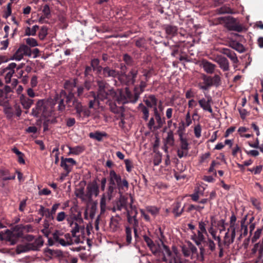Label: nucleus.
<instances>
[{
    "label": "nucleus",
    "instance_id": "f257e3e1",
    "mask_svg": "<svg viewBox=\"0 0 263 263\" xmlns=\"http://www.w3.org/2000/svg\"><path fill=\"white\" fill-rule=\"evenodd\" d=\"M98 99L104 101L110 106V110L115 114L118 113L119 109L116 104L117 102L119 104H125L127 101L124 95L122 94L121 90H117L116 91L110 88L109 85L104 81H98Z\"/></svg>",
    "mask_w": 263,
    "mask_h": 263
},
{
    "label": "nucleus",
    "instance_id": "f03ea898",
    "mask_svg": "<svg viewBox=\"0 0 263 263\" xmlns=\"http://www.w3.org/2000/svg\"><path fill=\"white\" fill-rule=\"evenodd\" d=\"M68 223L71 228L70 232L72 236L74 238L75 243H79L81 240L79 234L80 233L82 236L85 235V228L83 219L76 218L73 221H69Z\"/></svg>",
    "mask_w": 263,
    "mask_h": 263
},
{
    "label": "nucleus",
    "instance_id": "7ed1b4c3",
    "mask_svg": "<svg viewBox=\"0 0 263 263\" xmlns=\"http://www.w3.org/2000/svg\"><path fill=\"white\" fill-rule=\"evenodd\" d=\"M17 228L18 226H16L13 231L7 229L5 232H1L0 240L8 242L11 245H15L22 235L21 233L16 232Z\"/></svg>",
    "mask_w": 263,
    "mask_h": 263
},
{
    "label": "nucleus",
    "instance_id": "20e7f679",
    "mask_svg": "<svg viewBox=\"0 0 263 263\" xmlns=\"http://www.w3.org/2000/svg\"><path fill=\"white\" fill-rule=\"evenodd\" d=\"M49 102L43 100H39L36 104L35 108L32 109V115L36 117L39 115L44 117L49 116L51 112V109H49Z\"/></svg>",
    "mask_w": 263,
    "mask_h": 263
},
{
    "label": "nucleus",
    "instance_id": "39448f33",
    "mask_svg": "<svg viewBox=\"0 0 263 263\" xmlns=\"http://www.w3.org/2000/svg\"><path fill=\"white\" fill-rule=\"evenodd\" d=\"M239 229L238 223H230V227L224 236V243L229 246L232 244L235 239L236 233Z\"/></svg>",
    "mask_w": 263,
    "mask_h": 263
},
{
    "label": "nucleus",
    "instance_id": "423d86ee",
    "mask_svg": "<svg viewBox=\"0 0 263 263\" xmlns=\"http://www.w3.org/2000/svg\"><path fill=\"white\" fill-rule=\"evenodd\" d=\"M179 139L180 141V148L177 151V155L179 158H181L184 156H186L188 154L189 146V143L185 138L183 137V132L178 130Z\"/></svg>",
    "mask_w": 263,
    "mask_h": 263
},
{
    "label": "nucleus",
    "instance_id": "0eeeda50",
    "mask_svg": "<svg viewBox=\"0 0 263 263\" xmlns=\"http://www.w3.org/2000/svg\"><path fill=\"white\" fill-rule=\"evenodd\" d=\"M165 122L164 117H162L161 115L152 117L147 123V127L151 130H158L161 128Z\"/></svg>",
    "mask_w": 263,
    "mask_h": 263
},
{
    "label": "nucleus",
    "instance_id": "6e6552de",
    "mask_svg": "<svg viewBox=\"0 0 263 263\" xmlns=\"http://www.w3.org/2000/svg\"><path fill=\"white\" fill-rule=\"evenodd\" d=\"M24 55L30 56L31 50L27 45H22L16 50L11 59L20 61Z\"/></svg>",
    "mask_w": 263,
    "mask_h": 263
},
{
    "label": "nucleus",
    "instance_id": "1a4fd4ad",
    "mask_svg": "<svg viewBox=\"0 0 263 263\" xmlns=\"http://www.w3.org/2000/svg\"><path fill=\"white\" fill-rule=\"evenodd\" d=\"M99 194V188L96 181H93L88 183L86 186V196L88 200L92 199L93 196L97 197Z\"/></svg>",
    "mask_w": 263,
    "mask_h": 263
},
{
    "label": "nucleus",
    "instance_id": "9d476101",
    "mask_svg": "<svg viewBox=\"0 0 263 263\" xmlns=\"http://www.w3.org/2000/svg\"><path fill=\"white\" fill-rule=\"evenodd\" d=\"M66 93L64 91H61L59 94H56L54 97L52 102L54 105L55 104H58V110L61 111H63L65 109V105L64 104V99H66Z\"/></svg>",
    "mask_w": 263,
    "mask_h": 263
},
{
    "label": "nucleus",
    "instance_id": "9b49d317",
    "mask_svg": "<svg viewBox=\"0 0 263 263\" xmlns=\"http://www.w3.org/2000/svg\"><path fill=\"white\" fill-rule=\"evenodd\" d=\"M66 103L69 107H73L77 113L80 110L82 105L80 102L74 97L73 93L70 92L66 97Z\"/></svg>",
    "mask_w": 263,
    "mask_h": 263
},
{
    "label": "nucleus",
    "instance_id": "f8f14e48",
    "mask_svg": "<svg viewBox=\"0 0 263 263\" xmlns=\"http://www.w3.org/2000/svg\"><path fill=\"white\" fill-rule=\"evenodd\" d=\"M205 98H202L198 100V103L200 107L204 111H208L210 113L213 112V109L211 106L212 102V97L209 95H205Z\"/></svg>",
    "mask_w": 263,
    "mask_h": 263
},
{
    "label": "nucleus",
    "instance_id": "ddd939ff",
    "mask_svg": "<svg viewBox=\"0 0 263 263\" xmlns=\"http://www.w3.org/2000/svg\"><path fill=\"white\" fill-rule=\"evenodd\" d=\"M76 161L73 158H64L62 157L60 165L66 172L69 173L71 171L73 166L76 165Z\"/></svg>",
    "mask_w": 263,
    "mask_h": 263
},
{
    "label": "nucleus",
    "instance_id": "4468645a",
    "mask_svg": "<svg viewBox=\"0 0 263 263\" xmlns=\"http://www.w3.org/2000/svg\"><path fill=\"white\" fill-rule=\"evenodd\" d=\"M157 253L162 254L163 257L162 260L165 262H169L168 263H172V253L169 248L166 245L162 244V247L160 248V251H157Z\"/></svg>",
    "mask_w": 263,
    "mask_h": 263
},
{
    "label": "nucleus",
    "instance_id": "2eb2a0df",
    "mask_svg": "<svg viewBox=\"0 0 263 263\" xmlns=\"http://www.w3.org/2000/svg\"><path fill=\"white\" fill-rule=\"evenodd\" d=\"M203 82L199 83L198 86L199 89L202 90H208L213 86L211 77L204 74L202 77Z\"/></svg>",
    "mask_w": 263,
    "mask_h": 263
},
{
    "label": "nucleus",
    "instance_id": "dca6fc26",
    "mask_svg": "<svg viewBox=\"0 0 263 263\" xmlns=\"http://www.w3.org/2000/svg\"><path fill=\"white\" fill-rule=\"evenodd\" d=\"M214 61L217 63L220 68L223 71H228L229 69V63L228 60L224 57L221 55L217 56Z\"/></svg>",
    "mask_w": 263,
    "mask_h": 263
},
{
    "label": "nucleus",
    "instance_id": "f3484780",
    "mask_svg": "<svg viewBox=\"0 0 263 263\" xmlns=\"http://www.w3.org/2000/svg\"><path fill=\"white\" fill-rule=\"evenodd\" d=\"M204 233L198 230L197 233L192 232L191 238L198 246H200L205 240Z\"/></svg>",
    "mask_w": 263,
    "mask_h": 263
},
{
    "label": "nucleus",
    "instance_id": "a211bd4d",
    "mask_svg": "<svg viewBox=\"0 0 263 263\" xmlns=\"http://www.w3.org/2000/svg\"><path fill=\"white\" fill-rule=\"evenodd\" d=\"M44 243V241L42 237H39L32 242H28V246L30 251H36L40 248Z\"/></svg>",
    "mask_w": 263,
    "mask_h": 263
},
{
    "label": "nucleus",
    "instance_id": "6ab92c4d",
    "mask_svg": "<svg viewBox=\"0 0 263 263\" xmlns=\"http://www.w3.org/2000/svg\"><path fill=\"white\" fill-rule=\"evenodd\" d=\"M257 252H258V258H261L263 255V237L260 242L254 245L251 250V256L253 257Z\"/></svg>",
    "mask_w": 263,
    "mask_h": 263
},
{
    "label": "nucleus",
    "instance_id": "aec40b11",
    "mask_svg": "<svg viewBox=\"0 0 263 263\" xmlns=\"http://www.w3.org/2000/svg\"><path fill=\"white\" fill-rule=\"evenodd\" d=\"M102 74L104 77L116 78L118 76L119 72L115 69H111L109 67H105L102 69Z\"/></svg>",
    "mask_w": 263,
    "mask_h": 263
},
{
    "label": "nucleus",
    "instance_id": "412c9836",
    "mask_svg": "<svg viewBox=\"0 0 263 263\" xmlns=\"http://www.w3.org/2000/svg\"><path fill=\"white\" fill-rule=\"evenodd\" d=\"M138 74V70L136 68L132 69L126 76L127 83L128 85H133L136 82V78Z\"/></svg>",
    "mask_w": 263,
    "mask_h": 263
},
{
    "label": "nucleus",
    "instance_id": "4be33fe9",
    "mask_svg": "<svg viewBox=\"0 0 263 263\" xmlns=\"http://www.w3.org/2000/svg\"><path fill=\"white\" fill-rule=\"evenodd\" d=\"M222 53L230 58L233 63L237 64L238 62V58L234 51L229 49L223 48L222 49Z\"/></svg>",
    "mask_w": 263,
    "mask_h": 263
},
{
    "label": "nucleus",
    "instance_id": "5701e85b",
    "mask_svg": "<svg viewBox=\"0 0 263 263\" xmlns=\"http://www.w3.org/2000/svg\"><path fill=\"white\" fill-rule=\"evenodd\" d=\"M204 189L203 187H198L195 189L194 193L190 195L192 199L195 202L198 201L200 197L204 196Z\"/></svg>",
    "mask_w": 263,
    "mask_h": 263
},
{
    "label": "nucleus",
    "instance_id": "b1692460",
    "mask_svg": "<svg viewBox=\"0 0 263 263\" xmlns=\"http://www.w3.org/2000/svg\"><path fill=\"white\" fill-rule=\"evenodd\" d=\"M127 199L123 196H121L119 199L116 202V205L118 211L125 209L128 213L127 209Z\"/></svg>",
    "mask_w": 263,
    "mask_h": 263
},
{
    "label": "nucleus",
    "instance_id": "393cba45",
    "mask_svg": "<svg viewBox=\"0 0 263 263\" xmlns=\"http://www.w3.org/2000/svg\"><path fill=\"white\" fill-rule=\"evenodd\" d=\"M202 65L204 70L206 73L211 74L214 72L216 67L215 65L206 60L202 61Z\"/></svg>",
    "mask_w": 263,
    "mask_h": 263
},
{
    "label": "nucleus",
    "instance_id": "a878e982",
    "mask_svg": "<svg viewBox=\"0 0 263 263\" xmlns=\"http://www.w3.org/2000/svg\"><path fill=\"white\" fill-rule=\"evenodd\" d=\"M110 200L106 194H102L100 203L101 214H103L106 211L107 203Z\"/></svg>",
    "mask_w": 263,
    "mask_h": 263
},
{
    "label": "nucleus",
    "instance_id": "bb28decb",
    "mask_svg": "<svg viewBox=\"0 0 263 263\" xmlns=\"http://www.w3.org/2000/svg\"><path fill=\"white\" fill-rule=\"evenodd\" d=\"M20 102L24 109H28L33 104V100L22 95L20 96Z\"/></svg>",
    "mask_w": 263,
    "mask_h": 263
},
{
    "label": "nucleus",
    "instance_id": "cd10ccee",
    "mask_svg": "<svg viewBox=\"0 0 263 263\" xmlns=\"http://www.w3.org/2000/svg\"><path fill=\"white\" fill-rule=\"evenodd\" d=\"M107 135L105 132H100L96 131L95 132L90 133L89 136L90 138L95 139L98 141H101L104 137H107Z\"/></svg>",
    "mask_w": 263,
    "mask_h": 263
},
{
    "label": "nucleus",
    "instance_id": "c85d7f7f",
    "mask_svg": "<svg viewBox=\"0 0 263 263\" xmlns=\"http://www.w3.org/2000/svg\"><path fill=\"white\" fill-rule=\"evenodd\" d=\"M119 219L120 217L119 216H117V218L112 217L110 218L109 226L112 232L117 231L119 229Z\"/></svg>",
    "mask_w": 263,
    "mask_h": 263
},
{
    "label": "nucleus",
    "instance_id": "c756f323",
    "mask_svg": "<svg viewBox=\"0 0 263 263\" xmlns=\"http://www.w3.org/2000/svg\"><path fill=\"white\" fill-rule=\"evenodd\" d=\"M0 178L4 181L13 180L15 178V175L14 174L10 175L8 170H1Z\"/></svg>",
    "mask_w": 263,
    "mask_h": 263
},
{
    "label": "nucleus",
    "instance_id": "7c9ffc66",
    "mask_svg": "<svg viewBox=\"0 0 263 263\" xmlns=\"http://www.w3.org/2000/svg\"><path fill=\"white\" fill-rule=\"evenodd\" d=\"M68 148L69 150V152L68 153V155H78L81 154L84 151V147L83 146H80V145L77 146L75 147H73L68 146Z\"/></svg>",
    "mask_w": 263,
    "mask_h": 263
},
{
    "label": "nucleus",
    "instance_id": "2f4dec72",
    "mask_svg": "<svg viewBox=\"0 0 263 263\" xmlns=\"http://www.w3.org/2000/svg\"><path fill=\"white\" fill-rule=\"evenodd\" d=\"M166 33L170 36H174L177 32V28L175 26L167 25L164 26Z\"/></svg>",
    "mask_w": 263,
    "mask_h": 263
},
{
    "label": "nucleus",
    "instance_id": "473e14b6",
    "mask_svg": "<svg viewBox=\"0 0 263 263\" xmlns=\"http://www.w3.org/2000/svg\"><path fill=\"white\" fill-rule=\"evenodd\" d=\"M145 103L148 107H153V106H157V99L154 95H151L145 100Z\"/></svg>",
    "mask_w": 263,
    "mask_h": 263
},
{
    "label": "nucleus",
    "instance_id": "72a5a7b5",
    "mask_svg": "<svg viewBox=\"0 0 263 263\" xmlns=\"http://www.w3.org/2000/svg\"><path fill=\"white\" fill-rule=\"evenodd\" d=\"M181 203L179 202H177L173 204V212L175 214V216H180L184 211V208H180Z\"/></svg>",
    "mask_w": 263,
    "mask_h": 263
},
{
    "label": "nucleus",
    "instance_id": "f704fd0d",
    "mask_svg": "<svg viewBox=\"0 0 263 263\" xmlns=\"http://www.w3.org/2000/svg\"><path fill=\"white\" fill-rule=\"evenodd\" d=\"M143 238L144 241L146 242L147 246L152 250L153 254H156L157 253V250L155 249L156 246L154 243L153 240L147 236L144 235Z\"/></svg>",
    "mask_w": 263,
    "mask_h": 263
},
{
    "label": "nucleus",
    "instance_id": "c9c22d12",
    "mask_svg": "<svg viewBox=\"0 0 263 263\" xmlns=\"http://www.w3.org/2000/svg\"><path fill=\"white\" fill-rule=\"evenodd\" d=\"M121 177L118 175L114 170H111L109 172V184H115L116 181L121 178Z\"/></svg>",
    "mask_w": 263,
    "mask_h": 263
},
{
    "label": "nucleus",
    "instance_id": "e433bc0d",
    "mask_svg": "<svg viewBox=\"0 0 263 263\" xmlns=\"http://www.w3.org/2000/svg\"><path fill=\"white\" fill-rule=\"evenodd\" d=\"M91 112L89 108L85 106H82L81 107L80 110L77 112V116L79 117H81L82 115L84 117H88L90 116Z\"/></svg>",
    "mask_w": 263,
    "mask_h": 263
},
{
    "label": "nucleus",
    "instance_id": "4c0bfd02",
    "mask_svg": "<svg viewBox=\"0 0 263 263\" xmlns=\"http://www.w3.org/2000/svg\"><path fill=\"white\" fill-rule=\"evenodd\" d=\"M128 181L125 179H123L118 188L119 193L122 194L123 192L127 191L128 189Z\"/></svg>",
    "mask_w": 263,
    "mask_h": 263
},
{
    "label": "nucleus",
    "instance_id": "58836bf2",
    "mask_svg": "<svg viewBox=\"0 0 263 263\" xmlns=\"http://www.w3.org/2000/svg\"><path fill=\"white\" fill-rule=\"evenodd\" d=\"M138 109L140 110L143 114V119L145 121H147L149 117V110L148 108L142 103H140L139 105Z\"/></svg>",
    "mask_w": 263,
    "mask_h": 263
},
{
    "label": "nucleus",
    "instance_id": "ea45409f",
    "mask_svg": "<svg viewBox=\"0 0 263 263\" xmlns=\"http://www.w3.org/2000/svg\"><path fill=\"white\" fill-rule=\"evenodd\" d=\"M100 61L98 59H94L91 60V66L93 68V70L96 71L98 73H100L103 68L99 65Z\"/></svg>",
    "mask_w": 263,
    "mask_h": 263
},
{
    "label": "nucleus",
    "instance_id": "a19ab883",
    "mask_svg": "<svg viewBox=\"0 0 263 263\" xmlns=\"http://www.w3.org/2000/svg\"><path fill=\"white\" fill-rule=\"evenodd\" d=\"M39 27L37 25L33 26L32 28L27 27L25 29V35L30 36L32 35L34 36L36 34V32L37 30L39 29Z\"/></svg>",
    "mask_w": 263,
    "mask_h": 263
},
{
    "label": "nucleus",
    "instance_id": "79ce46f5",
    "mask_svg": "<svg viewBox=\"0 0 263 263\" xmlns=\"http://www.w3.org/2000/svg\"><path fill=\"white\" fill-rule=\"evenodd\" d=\"M146 211L155 217L159 213V209L155 206H147L145 208Z\"/></svg>",
    "mask_w": 263,
    "mask_h": 263
},
{
    "label": "nucleus",
    "instance_id": "37998d69",
    "mask_svg": "<svg viewBox=\"0 0 263 263\" xmlns=\"http://www.w3.org/2000/svg\"><path fill=\"white\" fill-rule=\"evenodd\" d=\"M29 247L27 243L25 244L19 245L17 246L16 251L17 254L26 252L29 251Z\"/></svg>",
    "mask_w": 263,
    "mask_h": 263
},
{
    "label": "nucleus",
    "instance_id": "c03bdc74",
    "mask_svg": "<svg viewBox=\"0 0 263 263\" xmlns=\"http://www.w3.org/2000/svg\"><path fill=\"white\" fill-rule=\"evenodd\" d=\"M76 195L78 198H80L82 201L88 200V197L86 196V193H85L83 189H80L76 191Z\"/></svg>",
    "mask_w": 263,
    "mask_h": 263
},
{
    "label": "nucleus",
    "instance_id": "a18cd8bd",
    "mask_svg": "<svg viewBox=\"0 0 263 263\" xmlns=\"http://www.w3.org/2000/svg\"><path fill=\"white\" fill-rule=\"evenodd\" d=\"M4 106H5L4 107V111L7 117L8 118H12L14 115L13 108L11 106L6 105V104Z\"/></svg>",
    "mask_w": 263,
    "mask_h": 263
},
{
    "label": "nucleus",
    "instance_id": "49530a36",
    "mask_svg": "<svg viewBox=\"0 0 263 263\" xmlns=\"http://www.w3.org/2000/svg\"><path fill=\"white\" fill-rule=\"evenodd\" d=\"M231 47L240 53H242L245 51V48L243 45L238 42L232 43Z\"/></svg>",
    "mask_w": 263,
    "mask_h": 263
},
{
    "label": "nucleus",
    "instance_id": "de8ad7c7",
    "mask_svg": "<svg viewBox=\"0 0 263 263\" xmlns=\"http://www.w3.org/2000/svg\"><path fill=\"white\" fill-rule=\"evenodd\" d=\"M125 233H126V241L127 245H129L131 243L132 240V230L129 227H126L125 228Z\"/></svg>",
    "mask_w": 263,
    "mask_h": 263
},
{
    "label": "nucleus",
    "instance_id": "09e8293b",
    "mask_svg": "<svg viewBox=\"0 0 263 263\" xmlns=\"http://www.w3.org/2000/svg\"><path fill=\"white\" fill-rule=\"evenodd\" d=\"M246 219L247 217L241 220L240 224L242 234L240 235V237H241L242 235L246 236L248 234V227L245 224Z\"/></svg>",
    "mask_w": 263,
    "mask_h": 263
},
{
    "label": "nucleus",
    "instance_id": "8fccbe9b",
    "mask_svg": "<svg viewBox=\"0 0 263 263\" xmlns=\"http://www.w3.org/2000/svg\"><path fill=\"white\" fill-rule=\"evenodd\" d=\"M4 72H6V76L5 77V82L6 83H9L11 81L12 77L14 73V70H8L7 71H6L5 69Z\"/></svg>",
    "mask_w": 263,
    "mask_h": 263
},
{
    "label": "nucleus",
    "instance_id": "3c124183",
    "mask_svg": "<svg viewBox=\"0 0 263 263\" xmlns=\"http://www.w3.org/2000/svg\"><path fill=\"white\" fill-rule=\"evenodd\" d=\"M115 186H116L115 184H112L109 183V185L107 187L106 193H105L106 194V195H107V196L109 197V199H111V198H112V194L115 189V187H116Z\"/></svg>",
    "mask_w": 263,
    "mask_h": 263
},
{
    "label": "nucleus",
    "instance_id": "603ef678",
    "mask_svg": "<svg viewBox=\"0 0 263 263\" xmlns=\"http://www.w3.org/2000/svg\"><path fill=\"white\" fill-rule=\"evenodd\" d=\"M201 126L199 124H197L195 126L194 128V132L195 134V136L197 138H199L201 137Z\"/></svg>",
    "mask_w": 263,
    "mask_h": 263
},
{
    "label": "nucleus",
    "instance_id": "864d4df0",
    "mask_svg": "<svg viewBox=\"0 0 263 263\" xmlns=\"http://www.w3.org/2000/svg\"><path fill=\"white\" fill-rule=\"evenodd\" d=\"M229 28L231 30L241 32L242 30V26L239 24H234L229 25Z\"/></svg>",
    "mask_w": 263,
    "mask_h": 263
},
{
    "label": "nucleus",
    "instance_id": "5fc2aeb1",
    "mask_svg": "<svg viewBox=\"0 0 263 263\" xmlns=\"http://www.w3.org/2000/svg\"><path fill=\"white\" fill-rule=\"evenodd\" d=\"M262 170V166L260 165L255 167L248 168L249 172L253 173L255 175L259 174Z\"/></svg>",
    "mask_w": 263,
    "mask_h": 263
},
{
    "label": "nucleus",
    "instance_id": "6e6d98bb",
    "mask_svg": "<svg viewBox=\"0 0 263 263\" xmlns=\"http://www.w3.org/2000/svg\"><path fill=\"white\" fill-rule=\"evenodd\" d=\"M206 222L208 223V221H200L199 222L198 227H199V231H200V232H204L205 234H207V231L205 228L206 226Z\"/></svg>",
    "mask_w": 263,
    "mask_h": 263
},
{
    "label": "nucleus",
    "instance_id": "4d7b16f0",
    "mask_svg": "<svg viewBox=\"0 0 263 263\" xmlns=\"http://www.w3.org/2000/svg\"><path fill=\"white\" fill-rule=\"evenodd\" d=\"M47 34V29L46 27H43L39 33V36L42 40H44Z\"/></svg>",
    "mask_w": 263,
    "mask_h": 263
},
{
    "label": "nucleus",
    "instance_id": "13d9d810",
    "mask_svg": "<svg viewBox=\"0 0 263 263\" xmlns=\"http://www.w3.org/2000/svg\"><path fill=\"white\" fill-rule=\"evenodd\" d=\"M26 43L31 47H36L38 46L37 42L35 39L29 37L26 39Z\"/></svg>",
    "mask_w": 263,
    "mask_h": 263
},
{
    "label": "nucleus",
    "instance_id": "bf43d9fd",
    "mask_svg": "<svg viewBox=\"0 0 263 263\" xmlns=\"http://www.w3.org/2000/svg\"><path fill=\"white\" fill-rule=\"evenodd\" d=\"M211 79L213 85L218 86L220 85L221 79L218 75H215L213 77H211Z\"/></svg>",
    "mask_w": 263,
    "mask_h": 263
},
{
    "label": "nucleus",
    "instance_id": "052dcab7",
    "mask_svg": "<svg viewBox=\"0 0 263 263\" xmlns=\"http://www.w3.org/2000/svg\"><path fill=\"white\" fill-rule=\"evenodd\" d=\"M262 229H257L255 232L254 236L252 238L253 242H255L260 237L261 234Z\"/></svg>",
    "mask_w": 263,
    "mask_h": 263
},
{
    "label": "nucleus",
    "instance_id": "680f3d73",
    "mask_svg": "<svg viewBox=\"0 0 263 263\" xmlns=\"http://www.w3.org/2000/svg\"><path fill=\"white\" fill-rule=\"evenodd\" d=\"M185 122L184 123L185 127L189 126L192 123V119L191 118L190 112L188 111L185 115Z\"/></svg>",
    "mask_w": 263,
    "mask_h": 263
},
{
    "label": "nucleus",
    "instance_id": "e2e57ef3",
    "mask_svg": "<svg viewBox=\"0 0 263 263\" xmlns=\"http://www.w3.org/2000/svg\"><path fill=\"white\" fill-rule=\"evenodd\" d=\"M218 12L220 14L231 13V9L226 6H222L218 9Z\"/></svg>",
    "mask_w": 263,
    "mask_h": 263
},
{
    "label": "nucleus",
    "instance_id": "0e129e2a",
    "mask_svg": "<svg viewBox=\"0 0 263 263\" xmlns=\"http://www.w3.org/2000/svg\"><path fill=\"white\" fill-rule=\"evenodd\" d=\"M166 141L170 144H172L174 143V134L172 131L168 132L166 137Z\"/></svg>",
    "mask_w": 263,
    "mask_h": 263
},
{
    "label": "nucleus",
    "instance_id": "69168bd1",
    "mask_svg": "<svg viewBox=\"0 0 263 263\" xmlns=\"http://www.w3.org/2000/svg\"><path fill=\"white\" fill-rule=\"evenodd\" d=\"M66 217V214L64 212H60L57 214L56 220L58 222H62L65 219Z\"/></svg>",
    "mask_w": 263,
    "mask_h": 263
},
{
    "label": "nucleus",
    "instance_id": "338daca9",
    "mask_svg": "<svg viewBox=\"0 0 263 263\" xmlns=\"http://www.w3.org/2000/svg\"><path fill=\"white\" fill-rule=\"evenodd\" d=\"M126 170L128 172H130L133 167V163L129 159H125L124 160Z\"/></svg>",
    "mask_w": 263,
    "mask_h": 263
},
{
    "label": "nucleus",
    "instance_id": "774afa93",
    "mask_svg": "<svg viewBox=\"0 0 263 263\" xmlns=\"http://www.w3.org/2000/svg\"><path fill=\"white\" fill-rule=\"evenodd\" d=\"M140 212L141 214V216L143 217V218L146 220V221L150 222L151 218L148 215L147 212L146 211V210H144L143 209H140Z\"/></svg>",
    "mask_w": 263,
    "mask_h": 263
}]
</instances>
